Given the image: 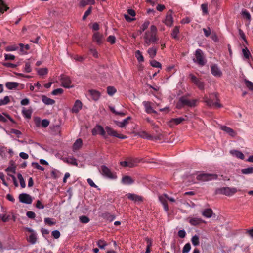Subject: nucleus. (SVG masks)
<instances>
[{
    "instance_id": "nucleus-8",
    "label": "nucleus",
    "mask_w": 253,
    "mask_h": 253,
    "mask_svg": "<svg viewBox=\"0 0 253 253\" xmlns=\"http://www.w3.org/2000/svg\"><path fill=\"white\" fill-rule=\"evenodd\" d=\"M105 130L109 135L113 136L122 139H124L126 138V136L118 133L116 131L109 126H106L105 127Z\"/></svg>"
},
{
    "instance_id": "nucleus-63",
    "label": "nucleus",
    "mask_w": 253,
    "mask_h": 253,
    "mask_svg": "<svg viewBox=\"0 0 253 253\" xmlns=\"http://www.w3.org/2000/svg\"><path fill=\"white\" fill-rule=\"evenodd\" d=\"M52 235L54 237L55 239H58L60 236V233L58 230H54L52 232Z\"/></svg>"
},
{
    "instance_id": "nucleus-30",
    "label": "nucleus",
    "mask_w": 253,
    "mask_h": 253,
    "mask_svg": "<svg viewBox=\"0 0 253 253\" xmlns=\"http://www.w3.org/2000/svg\"><path fill=\"white\" fill-rule=\"evenodd\" d=\"M130 118H131L130 117H128L126 119H124L122 122H117L116 125L120 127H124L128 124V121Z\"/></svg>"
},
{
    "instance_id": "nucleus-26",
    "label": "nucleus",
    "mask_w": 253,
    "mask_h": 253,
    "mask_svg": "<svg viewBox=\"0 0 253 253\" xmlns=\"http://www.w3.org/2000/svg\"><path fill=\"white\" fill-rule=\"evenodd\" d=\"M42 100L45 104L48 105H53L55 103V101L54 100L49 98L44 95L42 96Z\"/></svg>"
},
{
    "instance_id": "nucleus-40",
    "label": "nucleus",
    "mask_w": 253,
    "mask_h": 253,
    "mask_svg": "<svg viewBox=\"0 0 253 253\" xmlns=\"http://www.w3.org/2000/svg\"><path fill=\"white\" fill-rule=\"evenodd\" d=\"M135 56L138 62H142L144 61V57L142 55V53L139 50H137L135 52Z\"/></svg>"
},
{
    "instance_id": "nucleus-20",
    "label": "nucleus",
    "mask_w": 253,
    "mask_h": 253,
    "mask_svg": "<svg viewBox=\"0 0 253 253\" xmlns=\"http://www.w3.org/2000/svg\"><path fill=\"white\" fill-rule=\"evenodd\" d=\"M144 37H147L148 39L152 42V43H156V42L159 40L158 38L157 37L156 34L149 32V31H147L145 32Z\"/></svg>"
},
{
    "instance_id": "nucleus-24",
    "label": "nucleus",
    "mask_w": 253,
    "mask_h": 253,
    "mask_svg": "<svg viewBox=\"0 0 253 253\" xmlns=\"http://www.w3.org/2000/svg\"><path fill=\"white\" fill-rule=\"evenodd\" d=\"M230 153L233 156L239 158L241 160L244 159L245 156L243 153L240 151L236 150H231L230 151Z\"/></svg>"
},
{
    "instance_id": "nucleus-9",
    "label": "nucleus",
    "mask_w": 253,
    "mask_h": 253,
    "mask_svg": "<svg viewBox=\"0 0 253 253\" xmlns=\"http://www.w3.org/2000/svg\"><path fill=\"white\" fill-rule=\"evenodd\" d=\"M221 193L226 196H231L237 192V190L235 187H223L220 189Z\"/></svg>"
},
{
    "instance_id": "nucleus-35",
    "label": "nucleus",
    "mask_w": 253,
    "mask_h": 253,
    "mask_svg": "<svg viewBox=\"0 0 253 253\" xmlns=\"http://www.w3.org/2000/svg\"><path fill=\"white\" fill-rule=\"evenodd\" d=\"M244 82L246 87H248L251 91H253V83L246 79L244 80Z\"/></svg>"
},
{
    "instance_id": "nucleus-19",
    "label": "nucleus",
    "mask_w": 253,
    "mask_h": 253,
    "mask_svg": "<svg viewBox=\"0 0 253 253\" xmlns=\"http://www.w3.org/2000/svg\"><path fill=\"white\" fill-rule=\"evenodd\" d=\"M187 116L186 115L185 117H180L177 118L171 119L169 121V125L170 126L173 125H177L181 123L183 121H184L187 119Z\"/></svg>"
},
{
    "instance_id": "nucleus-42",
    "label": "nucleus",
    "mask_w": 253,
    "mask_h": 253,
    "mask_svg": "<svg viewBox=\"0 0 253 253\" xmlns=\"http://www.w3.org/2000/svg\"><path fill=\"white\" fill-rule=\"evenodd\" d=\"M66 162L69 164L76 166H78L77 160L75 158H68L67 159Z\"/></svg>"
},
{
    "instance_id": "nucleus-60",
    "label": "nucleus",
    "mask_w": 253,
    "mask_h": 253,
    "mask_svg": "<svg viewBox=\"0 0 253 253\" xmlns=\"http://www.w3.org/2000/svg\"><path fill=\"white\" fill-rule=\"evenodd\" d=\"M18 48V47L16 45H11L7 46L5 48L7 51H15Z\"/></svg>"
},
{
    "instance_id": "nucleus-58",
    "label": "nucleus",
    "mask_w": 253,
    "mask_h": 253,
    "mask_svg": "<svg viewBox=\"0 0 253 253\" xmlns=\"http://www.w3.org/2000/svg\"><path fill=\"white\" fill-rule=\"evenodd\" d=\"M92 7H89L88 9L85 12L84 16H83V20H85L87 17L91 13Z\"/></svg>"
},
{
    "instance_id": "nucleus-33",
    "label": "nucleus",
    "mask_w": 253,
    "mask_h": 253,
    "mask_svg": "<svg viewBox=\"0 0 253 253\" xmlns=\"http://www.w3.org/2000/svg\"><path fill=\"white\" fill-rule=\"evenodd\" d=\"M18 84H19L16 82H7L5 84V86L8 89L11 90L16 88Z\"/></svg>"
},
{
    "instance_id": "nucleus-14",
    "label": "nucleus",
    "mask_w": 253,
    "mask_h": 253,
    "mask_svg": "<svg viewBox=\"0 0 253 253\" xmlns=\"http://www.w3.org/2000/svg\"><path fill=\"white\" fill-rule=\"evenodd\" d=\"M26 230L31 233L30 235L29 236L28 241L32 244H35L37 241V236L36 233L32 229L30 228H27Z\"/></svg>"
},
{
    "instance_id": "nucleus-15",
    "label": "nucleus",
    "mask_w": 253,
    "mask_h": 253,
    "mask_svg": "<svg viewBox=\"0 0 253 253\" xmlns=\"http://www.w3.org/2000/svg\"><path fill=\"white\" fill-rule=\"evenodd\" d=\"M159 199L161 203L162 204L165 211L168 212L169 208L167 203V194H165L159 196Z\"/></svg>"
},
{
    "instance_id": "nucleus-62",
    "label": "nucleus",
    "mask_w": 253,
    "mask_h": 253,
    "mask_svg": "<svg viewBox=\"0 0 253 253\" xmlns=\"http://www.w3.org/2000/svg\"><path fill=\"white\" fill-rule=\"evenodd\" d=\"M4 57L6 60H13L15 58L14 55L10 54H5Z\"/></svg>"
},
{
    "instance_id": "nucleus-3",
    "label": "nucleus",
    "mask_w": 253,
    "mask_h": 253,
    "mask_svg": "<svg viewBox=\"0 0 253 253\" xmlns=\"http://www.w3.org/2000/svg\"><path fill=\"white\" fill-rule=\"evenodd\" d=\"M99 171L102 175L108 178L114 179L117 177L115 174H113L110 169L105 165L100 167Z\"/></svg>"
},
{
    "instance_id": "nucleus-64",
    "label": "nucleus",
    "mask_w": 253,
    "mask_h": 253,
    "mask_svg": "<svg viewBox=\"0 0 253 253\" xmlns=\"http://www.w3.org/2000/svg\"><path fill=\"white\" fill-rule=\"evenodd\" d=\"M49 124V121L47 119H43L42 121L41 125L43 127H46Z\"/></svg>"
},
{
    "instance_id": "nucleus-32",
    "label": "nucleus",
    "mask_w": 253,
    "mask_h": 253,
    "mask_svg": "<svg viewBox=\"0 0 253 253\" xmlns=\"http://www.w3.org/2000/svg\"><path fill=\"white\" fill-rule=\"evenodd\" d=\"M157 52V48L153 47L152 48H149L148 50V53L149 54L150 57L151 58H153L156 55Z\"/></svg>"
},
{
    "instance_id": "nucleus-39",
    "label": "nucleus",
    "mask_w": 253,
    "mask_h": 253,
    "mask_svg": "<svg viewBox=\"0 0 253 253\" xmlns=\"http://www.w3.org/2000/svg\"><path fill=\"white\" fill-rule=\"evenodd\" d=\"M126 160L127 162L128 167L132 168L135 166V163L137 161L131 158H127Z\"/></svg>"
},
{
    "instance_id": "nucleus-1",
    "label": "nucleus",
    "mask_w": 253,
    "mask_h": 253,
    "mask_svg": "<svg viewBox=\"0 0 253 253\" xmlns=\"http://www.w3.org/2000/svg\"><path fill=\"white\" fill-rule=\"evenodd\" d=\"M193 62L201 67L204 66L207 63V59L203 51L200 49L196 50L194 53Z\"/></svg>"
},
{
    "instance_id": "nucleus-5",
    "label": "nucleus",
    "mask_w": 253,
    "mask_h": 253,
    "mask_svg": "<svg viewBox=\"0 0 253 253\" xmlns=\"http://www.w3.org/2000/svg\"><path fill=\"white\" fill-rule=\"evenodd\" d=\"M189 77L192 83H193L200 90L204 89V83L200 81L195 76L192 74H190Z\"/></svg>"
},
{
    "instance_id": "nucleus-37",
    "label": "nucleus",
    "mask_w": 253,
    "mask_h": 253,
    "mask_svg": "<svg viewBox=\"0 0 253 253\" xmlns=\"http://www.w3.org/2000/svg\"><path fill=\"white\" fill-rule=\"evenodd\" d=\"M242 15L244 18H246L247 20L250 21L251 19V16L250 13L246 9H243L242 10Z\"/></svg>"
},
{
    "instance_id": "nucleus-52",
    "label": "nucleus",
    "mask_w": 253,
    "mask_h": 253,
    "mask_svg": "<svg viewBox=\"0 0 253 253\" xmlns=\"http://www.w3.org/2000/svg\"><path fill=\"white\" fill-rule=\"evenodd\" d=\"M80 222L83 223H87L89 222V218L85 215H82L79 217Z\"/></svg>"
},
{
    "instance_id": "nucleus-38",
    "label": "nucleus",
    "mask_w": 253,
    "mask_h": 253,
    "mask_svg": "<svg viewBox=\"0 0 253 253\" xmlns=\"http://www.w3.org/2000/svg\"><path fill=\"white\" fill-rule=\"evenodd\" d=\"M19 46L20 49V51L23 53H25L26 51L29 50L30 48V46L28 44H26L24 45L23 43H19Z\"/></svg>"
},
{
    "instance_id": "nucleus-28",
    "label": "nucleus",
    "mask_w": 253,
    "mask_h": 253,
    "mask_svg": "<svg viewBox=\"0 0 253 253\" xmlns=\"http://www.w3.org/2000/svg\"><path fill=\"white\" fill-rule=\"evenodd\" d=\"M189 223L191 225L196 226L199 225L200 223L205 222L201 218H192L189 220Z\"/></svg>"
},
{
    "instance_id": "nucleus-41",
    "label": "nucleus",
    "mask_w": 253,
    "mask_h": 253,
    "mask_svg": "<svg viewBox=\"0 0 253 253\" xmlns=\"http://www.w3.org/2000/svg\"><path fill=\"white\" fill-rule=\"evenodd\" d=\"M17 178L19 180L20 186L22 188H24L26 186V184L22 175L20 173L17 174Z\"/></svg>"
},
{
    "instance_id": "nucleus-48",
    "label": "nucleus",
    "mask_w": 253,
    "mask_h": 253,
    "mask_svg": "<svg viewBox=\"0 0 253 253\" xmlns=\"http://www.w3.org/2000/svg\"><path fill=\"white\" fill-rule=\"evenodd\" d=\"M97 245L100 249H104L107 246V243L103 240H99L97 242Z\"/></svg>"
},
{
    "instance_id": "nucleus-50",
    "label": "nucleus",
    "mask_w": 253,
    "mask_h": 253,
    "mask_svg": "<svg viewBox=\"0 0 253 253\" xmlns=\"http://www.w3.org/2000/svg\"><path fill=\"white\" fill-rule=\"evenodd\" d=\"M32 71V69L31 67V64L29 62H26L25 64V67L24 68V71L26 73H30Z\"/></svg>"
},
{
    "instance_id": "nucleus-7",
    "label": "nucleus",
    "mask_w": 253,
    "mask_h": 253,
    "mask_svg": "<svg viewBox=\"0 0 253 253\" xmlns=\"http://www.w3.org/2000/svg\"><path fill=\"white\" fill-rule=\"evenodd\" d=\"M181 98V102L183 103L184 107L186 106L189 107H193L196 106L197 102V99L189 100L186 96H182Z\"/></svg>"
},
{
    "instance_id": "nucleus-53",
    "label": "nucleus",
    "mask_w": 253,
    "mask_h": 253,
    "mask_svg": "<svg viewBox=\"0 0 253 253\" xmlns=\"http://www.w3.org/2000/svg\"><path fill=\"white\" fill-rule=\"evenodd\" d=\"M32 166L33 167L36 168L37 169L41 170V171H44V169H45L43 167L40 166L37 162H33V163H32Z\"/></svg>"
},
{
    "instance_id": "nucleus-4",
    "label": "nucleus",
    "mask_w": 253,
    "mask_h": 253,
    "mask_svg": "<svg viewBox=\"0 0 253 253\" xmlns=\"http://www.w3.org/2000/svg\"><path fill=\"white\" fill-rule=\"evenodd\" d=\"M217 178V175L214 174L201 173L197 176V180L202 181H208Z\"/></svg>"
},
{
    "instance_id": "nucleus-55",
    "label": "nucleus",
    "mask_w": 253,
    "mask_h": 253,
    "mask_svg": "<svg viewBox=\"0 0 253 253\" xmlns=\"http://www.w3.org/2000/svg\"><path fill=\"white\" fill-rule=\"evenodd\" d=\"M38 72L40 75H41V76L45 75L48 73V69L46 68H41L38 70Z\"/></svg>"
},
{
    "instance_id": "nucleus-16",
    "label": "nucleus",
    "mask_w": 253,
    "mask_h": 253,
    "mask_svg": "<svg viewBox=\"0 0 253 253\" xmlns=\"http://www.w3.org/2000/svg\"><path fill=\"white\" fill-rule=\"evenodd\" d=\"M97 133L102 136L105 135V131L104 128L100 125H97L92 130V134L93 135H96Z\"/></svg>"
},
{
    "instance_id": "nucleus-18",
    "label": "nucleus",
    "mask_w": 253,
    "mask_h": 253,
    "mask_svg": "<svg viewBox=\"0 0 253 253\" xmlns=\"http://www.w3.org/2000/svg\"><path fill=\"white\" fill-rule=\"evenodd\" d=\"M164 22L168 26H171L173 24V18L172 17V11L169 10L167 12L166 19Z\"/></svg>"
},
{
    "instance_id": "nucleus-31",
    "label": "nucleus",
    "mask_w": 253,
    "mask_h": 253,
    "mask_svg": "<svg viewBox=\"0 0 253 253\" xmlns=\"http://www.w3.org/2000/svg\"><path fill=\"white\" fill-rule=\"evenodd\" d=\"M82 140L80 138L78 139L73 144V150L75 151L79 149L82 147Z\"/></svg>"
},
{
    "instance_id": "nucleus-49",
    "label": "nucleus",
    "mask_w": 253,
    "mask_h": 253,
    "mask_svg": "<svg viewBox=\"0 0 253 253\" xmlns=\"http://www.w3.org/2000/svg\"><path fill=\"white\" fill-rule=\"evenodd\" d=\"M150 22L149 21H145L141 26L140 30H139L140 33H142L149 26Z\"/></svg>"
},
{
    "instance_id": "nucleus-2",
    "label": "nucleus",
    "mask_w": 253,
    "mask_h": 253,
    "mask_svg": "<svg viewBox=\"0 0 253 253\" xmlns=\"http://www.w3.org/2000/svg\"><path fill=\"white\" fill-rule=\"evenodd\" d=\"M204 102L206 103L207 105L210 107L218 108L221 107V105L218 102L216 95H212L210 98L205 97L204 98Z\"/></svg>"
},
{
    "instance_id": "nucleus-44",
    "label": "nucleus",
    "mask_w": 253,
    "mask_h": 253,
    "mask_svg": "<svg viewBox=\"0 0 253 253\" xmlns=\"http://www.w3.org/2000/svg\"><path fill=\"white\" fill-rule=\"evenodd\" d=\"M116 92V89L113 86H108L107 88V92L110 96L113 95Z\"/></svg>"
},
{
    "instance_id": "nucleus-27",
    "label": "nucleus",
    "mask_w": 253,
    "mask_h": 253,
    "mask_svg": "<svg viewBox=\"0 0 253 253\" xmlns=\"http://www.w3.org/2000/svg\"><path fill=\"white\" fill-rule=\"evenodd\" d=\"M221 129L225 131L226 132H227V133H228L230 135H231V136H234L235 135H236V132H235V131L227 126H221Z\"/></svg>"
},
{
    "instance_id": "nucleus-36",
    "label": "nucleus",
    "mask_w": 253,
    "mask_h": 253,
    "mask_svg": "<svg viewBox=\"0 0 253 253\" xmlns=\"http://www.w3.org/2000/svg\"><path fill=\"white\" fill-rule=\"evenodd\" d=\"M179 33V26H175L171 34V37L174 39H177V34Z\"/></svg>"
},
{
    "instance_id": "nucleus-29",
    "label": "nucleus",
    "mask_w": 253,
    "mask_h": 253,
    "mask_svg": "<svg viewBox=\"0 0 253 253\" xmlns=\"http://www.w3.org/2000/svg\"><path fill=\"white\" fill-rule=\"evenodd\" d=\"M213 211L211 209H206L202 212L203 216L206 218H210L212 216Z\"/></svg>"
},
{
    "instance_id": "nucleus-10",
    "label": "nucleus",
    "mask_w": 253,
    "mask_h": 253,
    "mask_svg": "<svg viewBox=\"0 0 253 253\" xmlns=\"http://www.w3.org/2000/svg\"><path fill=\"white\" fill-rule=\"evenodd\" d=\"M19 199L20 202L27 204H30L32 202L31 196L26 193L20 194L19 196Z\"/></svg>"
},
{
    "instance_id": "nucleus-21",
    "label": "nucleus",
    "mask_w": 253,
    "mask_h": 253,
    "mask_svg": "<svg viewBox=\"0 0 253 253\" xmlns=\"http://www.w3.org/2000/svg\"><path fill=\"white\" fill-rule=\"evenodd\" d=\"M126 196L129 199L134 202H142L143 200V198L142 196L135 194L128 193Z\"/></svg>"
},
{
    "instance_id": "nucleus-6",
    "label": "nucleus",
    "mask_w": 253,
    "mask_h": 253,
    "mask_svg": "<svg viewBox=\"0 0 253 253\" xmlns=\"http://www.w3.org/2000/svg\"><path fill=\"white\" fill-rule=\"evenodd\" d=\"M104 40V36L99 32H96L93 34L92 41L96 42L97 45H101L103 43Z\"/></svg>"
},
{
    "instance_id": "nucleus-59",
    "label": "nucleus",
    "mask_w": 253,
    "mask_h": 253,
    "mask_svg": "<svg viewBox=\"0 0 253 253\" xmlns=\"http://www.w3.org/2000/svg\"><path fill=\"white\" fill-rule=\"evenodd\" d=\"M109 109H110V111L113 113L115 114V115H121V116H124L125 115V113H124L116 111L115 110V108L112 106H109Z\"/></svg>"
},
{
    "instance_id": "nucleus-17",
    "label": "nucleus",
    "mask_w": 253,
    "mask_h": 253,
    "mask_svg": "<svg viewBox=\"0 0 253 253\" xmlns=\"http://www.w3.org/2000/svg\"><path fill=\"white\" fill-rule=\"evenodd\" d=\"M211 73L214 76L217 77H220L222 75L221 71L216 64L211 66Z\"/></svg>"
},
{
    "instance_id": "nucleus-34",
    "label": "nucleus",
    "mask_w": 253,
    "mask_h": 253,
    "mask_svg": "<svg viewBox=\"0 0 253 253\" xmlns=\"http://www.w3.org/2000/svg\"><path fill=\"white\" fill-rule=\"evenodd\" d=\"M8 8V7L4 3L3 0H0V13H3Z\"/></svg>"
},
{
    "instance_id": "nucleus-13",
    "label": "nucleus",
    "mask_w": 253,
    "mask_h": 253,
    "mask_svg": "<svg viewBox=\"0 0 253 253\" xmlns=\"http://www.w3.org/2000/svg\"><path fill=\"white\" fill-rule=\"evenodd\" d=\"M61 81L63 87L65 88H70L72 87L71 85V81L68 76L65 75L61 76Z\"/></svg>"
},
{
    "instance_id": "nucleus-51",
    "label": "nucleus",
    "mask_w": 253,
    "mask_h": 253,
    "mask_svg": "<svg viewBox=\"0 0 253 253\" xmlns=\"http://www.w3.org/2000/svg\"><path fill=\"white\" fill-rule=\"evenodd\" d=\"M10 102L9 98L8 96L4 97L3 99L0 100V106L4 105L7 104Z\"/></svg>"
},
{
    "instance_id": "nucleus-54",
    "label": "nucleus",
    "mask_w": 253,
    "mask_h": 253,
    "mask_svg": "<svg viewBox=\"0 0 253 253\" xmlns=\"http://www.w3.org/2000/svg\"><path fill=\"white\" fill-rule=\"evenodd\" d=\"M191 249V245L190 244L188 243H186L182 250V253H188Z\"/></svg>"
},
{
    "instance_id": "nucleus-23",
    "label": "nucleus",
    "mask_w": 253,
    "mask_h": 253,
    "mask_svg": "<svg viewBox=\"0 0 253 253\" xmlns=\"http://www.w3.org/2000/svg\"><path fill=\"white\" fill-rule=\"evenodd\" d=\"M82 103L81 101L79 100H77L75 104L72 108V111L73 113H77L79 112V111L82 109Z\"/></svg>"
},
{
    "instance_id": "nucleus-45",
    "label": "nucleus",
    "mask_w": 253,
    "mask_h": 253,
    "mask_svg": "<svg viewBox=\"0 0 253 253\" xmlns=\"http://www.w3.org/2000/svg\"><path fill=\"white\" fill-rule=\"evenodd\" d=\"M242 52L244 56L246 59H249L251 56V53L247 47H245L242 49Z\"/></svg>"
},
{
    "instance_id": "nucleus-56",
    "label": "nucleus",
    "mask_w": 253,
    "mask_h": 253,
    "mask_svg": "<svg viewBox=\"0 0 253 253\" xmlns=\"http://www.w3.org/2000/svg\"><path fill=\"white\" fill-rule=\"evenodd\" d=\"M151 65L154 67L160 68H161L162 65L161 64L157 61L156 60L151 61L150 62Z\"/></svg>"
},
{
    "instance_id": "nucleus-43",
    "label": "nucleus",
    "mask_w": 253,
    "mask_h": 253,
    "mask_svg": "<svg viewBox=\"0 0 253 253\" xmlns=\"http://www.w3.org/2000/svg\"><path fill=\"white\" fill-rule=\"evenodd\" d=\"M242 173L244 174H249L253 173V168L249 167L242 169Z\"/></svg>"
},
{
    "instance_id": "nucleus-57",
    "label": "nucleus",
    "mask_w": 253,
    "mask_h": 253,
    "mask_svg": "<svg viewBox=\"0 0 253 253\" xmlns=\"http://www.w3.org/2000/svg\"><path fill=\"white\" fill-rule=\"evenodd\" d=\"M63 92V89L62 88H57L52 91L51 94L53 95H58L61 94Z\"/></svg>"
},
{
    "instance_id": "nucleus-25",
    "label": "nucleus",
    "mask_w": 253,
    "mask_h": 253,
    "mask_svg": "<svg viewBox=\"0 0 253 253\" xmlns=\"http://www.w3.org/2000/svg\"><path fill=\"white\" fill-rule=\"evenodd\" d=\"M134 181L129 176H125L122 179V183L125 185H130L134 183Z\"/></svg>"
},
{
    "instance_id": "nucleus-22",
    "label": "nucleus",
    "mask_w": 253,
    "mask_h": 253,
    "mask_svg": "<svg viewBox=\"0 0 253 253\" xmlns=\"http://www.w3.org/2000/svg\"><path fill=\"white\" fill-rule=\"evenodd\" d=\"M88 93L91 98L94 101H97L100 97V93L96 90H89Z\"/></svg>"
},
{
    "instance_id": "nucleus-11",
    "label": "nucleus",
    "mask_w": 253,
    "mask_h": 253,
    "mask_svg": "<svg viewBox=\"0 0 253 253\" xmlns=\"http://www.w3.org/2000/svg\"><path fill=\"white\" fill-rule=\"evenodd\" d=\"M138 135L143 138H146L148 140H161L162 138V135L160 134L157 136L153 137L151 135L149 134L147 132L145 131H142L139 132Z\"/></svg>"
},
{
    "instance_id": "nucleus-46",
    "label": "nucleus",
    "mask_w": 253,
    "mask_h": 253,
    "mask_svg": "<svg viewBox=\"0 0 253 253\" xmlns=\"http://www.w3.org/2000/svg\"><path fill=\"white\" fill-rule=\"evenodd\" d=\"M22 114L25 116V117H26L28 119H30L31 117L32 111L29 109H28V110L23 109L22 110Z\"/></svg>"
},
{
    "instance_id": "nucleus-61",
    "label": "nucleus",
    "mask_w": 253,
    "mask_h": 253,
    "mask_svg": "<svg viewBox=\"0 0 253 253\" xmlns=\"http://www.w3.org/2000/svg\"><path fill=\"white\" fill-rule=\"evenodd\" d=\"M115 40L116 38L114 36H109L107 39V41L112 44L115 43Z\"/></svg>"
},
{
    "instance_id": "nucleus-47",
    "label": "nucleus",
    "mask_w": 253,
    "mask_h": 253,
    "mask_svg": "<svg viewBox=\"0 0 253 253\" xmlns=\"http://www.w3.org/2000/svg\"><path fill=\"white\" fill-rule=\"evenodd\" d=\"M191 242L193 245L195 246H198L199 245V237L197 235H195L192 237L191 239Z\"/></svg>"
},
{
    "instance_id": "nucleus-12",
    "label": "nucleus",
    "mask_w": 253,
    "mask_h": 253,
    "mask_svg": "<svg viewBox=\"0 0 253 253\" xmlns=\"http://www.w3.org/2000/svg\"><path fill=\"white\" fill-rule=\"evenodd\" d=\"M145 107V111L148 114L154 113L157 114V112L153 109L152 103L149 101H144L142 102Z\"/></svg>"
}]
</instances>
